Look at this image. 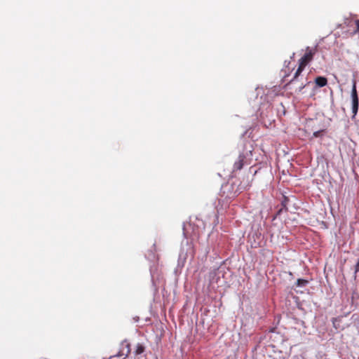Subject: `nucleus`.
Wrapping results in <instances>:
<instances>
[{"label":"nucleus","instance_id":"nucleus-1","mask_svg":"<svg viewBox=\"0 0 359 359\" xmlns=\"http://www.w3.org/2000/svg\"><path fill=\"white\" fill-rule=\"evenodd\" d=\"M316 53V48H311L310 47H307L306 48V53L299 59V67L296 70L292 79L290 80L285 86V88L287 90H291V93H300L306 86V83L304 82H299V84L296 88H292V86L296 82H299V76L301 75L302 71L304 69L305 67L312 61L314 55Z\"/></svg>","mask_w":359,"mask_h":359},{"label":"nucleus","instance_id":"nucleus-2","mask_svg":"<svg viewBox=\"0 0 359 359\" xmlns=\"http://www.w3.org/2000/svg\"><path fill=\"white\" fill-rule=\"evenodd\" d=\"M351 100H352V112H353V117H355L358 113V107H359V100L356 89V81L355 80L353 81V87L351 90Z\"/></svg>","mask_w":359,"mask_h":359},{"label":"nucleus","instance_id":"nucleus-3","mask_svg":"<svg viewBox=\"0 0 359 359\" xmlns=\"http://www.w3.org/2000/svg\"><path fill=\"white\" fill-rule=\"evenodd\" d=\"M245 160V156L241 154L233 164V171L240 170L243 168Z\"/></svg>","mask_w":359,"mask_h":359},{"label":"nucleus","instance_id":"nucleus-4","mask_svg":"<svg viewBox=\"0 0 359 359\" xmlns=\"http://www.w3.org/2000/svg\"><path fill=\"white\" fill-rule=\"evenodd\" d=\"M316 83L319 87H324L327 83V80L325 77L323 76H318L316 79Z\"/></svg>","mask_w":359,"mask_h":359},{"label":"nucleus","instance_id":"nucleus-5","mask_svg":"<svg viewBox=\"0 0 359 359\" xmlns=\"http://www.w3.org/2000/svg\"><path fill=\"white\" fill-rule=\"evenodd\" d=\"M121 345H122V346H125L126 353H123V350L118 353L117 356H123V355L127 356L130 352V344L128 343H127L126 341H124L122 343Z\"/></svg>","mask_w":359,"mask_h":359},{"label":"nucleus","instance_id":"nucleus-6","mask_svg":"<svg viewBox=\"0 0 359 359\" xmlns=\"http://www.w3.org/2000/svg\"><path fill=\"white\" fill-rule=\"evenodd\" d=\"M309 281L305 279L299 278L297 280L296 286L297 287H304L308 284Z\"/></svg>","mask_w":359,"mask_h":359},{"label":"nucleus","instance_id":"nucleus-7","mask_svg":"<svg viewBox=\"0 0 359 359\" xmlns=\"http://www.w3.org/2000/svg\"><path fill=\"white\" fill-rule=\"evenodd\" d=\"M145 350L144 346L142 344H138L136 346L135 354L140 355Z\"/></svg>","mask_w":359,"mask_h":359},{"label":"nucleus","instance_id":"nucleus-8","mask_svg":"<svg viewBox=\"0 0 359 359\" xmlns=\"http://www.w3.org/2000/svg\"><path fill=\"white\" fill-rule=\"evenodd\" d=\"M286 68H287V69H283V72H285V74L283 76L284 80H285L286 77H287L290 74V72L294 69V67H292V68L287 67Z\"/></svg>","mask_w":359,"mask_h":359},{"label":"nucleus","instance_id":"nucleus-9","mask_svg":"<svg viewBox=\"0 0 359 359\" xmlns=\"http://www.w3.org/2000/svg\"><path fill=\"white\" fill-rule=\"evenodd\" d=\"M323 133H324V130H320L316 131L313 133V137H318L323 135Z\"/></svg>","mask_w":359,"mask_h":359},{"label":"nucleus","instance_id":"nucleus-10","mask_svg":"<svg viewBox=\"0 0 359 359\" xmlns=\"http://www.w3.org/2000/svg\"><path fill=\"white\" fill-rule=\"evenodd\" d=\"M359 271V258L358 259L355 265L354 266V273L356 276L357 273Z\"/></svg>","mask_w":359,"mask_h":359},{"label":"nucleus","instance_id":"nucleus-11","mask_svg":"<svg viewBox=\"0 0 359 359\" xmlns=\"http://www.w3.org/2000/svg\"><path fill=\"white\" fill-rule=\"evenodd\" d=\"M355 24L356 25V29L353 32V34H355L359 32V20H356L355 21Z\"/></svg>","mask_w":359,"mask_h":359},{"label":"nucleus","instance_id":"nucleus-12","mask_svg":"<svg viewBox=\"0 0 359 359\" xmlns=\"http://www.w3.org/2000/svg\"><path fill=\"white\" fill-rule=\"evenodd\" d=\"M299 82L297 81V82H296L294 84H293V85L292 86V88H296V87H297V86H298V85L299 84V82H304V83H306L303 81L302 78V77H300V76H299Z\"/></svg>","mask_w":359,"mask_h":359},{"label":"nucleus","instance_id":"nucleus-13","mask_svg":"<svg viewBox=\"0 0 359 359\" xmlns=\"http://www.w3.org/2000/svg\"><path fill=\"white\" fill-rule=\"evenodd\" d=\"M337 321V318H333L332 320V323H333V325L334 327L337 328V326H336V322Z\"/></svg>","mask_w":359,"mask_h":359}]
</instances>
